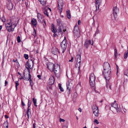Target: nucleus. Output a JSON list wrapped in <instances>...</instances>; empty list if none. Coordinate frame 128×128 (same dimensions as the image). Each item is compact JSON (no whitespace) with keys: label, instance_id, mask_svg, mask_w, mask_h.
Segmentation results:
<instances>
[{"label":"nucleus","instance_id":"obj_8","mask_svg":"<svg viewBox=\"0 0 128 128\" xmlns=\"http://www.w3.org/2000/svg\"><path fill=\"white\" fill-rule=\"evenodd\" d=\"M24 80H29L30 82V84L31 86H32L33 84V82L32 80L31 79V76L30 74H28V77L26 78L25 75V72H24Z\"/></svg>","mask_w":128,"mask_h":128},{"label":"nucleus","instance_id":"obj_41","mask_svg":"<svg viewBox=\"0 0 128 128\" xmlns=\"http://www.w3.org/2000/svg\"><path fill=\"white\" fill-rule=\"evenodd\" d=\"M2 21L3 22H4L5 21V19L4 16H3L1 18Z\"/></svg>","mask_w":128,"mask_h":128},{"label":"nucleus","instance_id":"obj_10","mask_svg":"<svg viewBox=\"0 0 128 128\" xmlns=\"http://www.w3.org/2000/svg\"><path fill=\"white\" fill-rule=\"evenodd\" d=\"M104 70H111L109 64L106 62H104L103 65Z\"/></svg>","mask_w":128,"mask_h":128},{"label":"nucleus","instance_id":"obj_40","mask_svg":"<svg viewBox=\"0 0 128 128\" xmlns=\"http://www.w3.org/2000/svg\"><path fill=\"white\" fill-rule=\"evenodd\" d=\"M62 29L61 28V26H60V27L59 28L58 30V31L59 32H61L62 34Z\"/></svg>","mask_w":128,"mask_h":128},{"label":"nucleus","instance_id":"obj_55","mask_svg":"<svg viewBox=\"0 0 128 128\" xmlns=\"http://www.w3.org/2000/svg\"><path fill=\"white\" fill-rule=\"evenodd\" d=\"M78 110L80 112H82V109L80 108H79L78 109Z\"/></svg>","mask_w":128,"mask_h":128},{"label":"nucleus","instance_id":"obj_16","mask_svg":"<svg viewBox=\"0 0 128 128\" xmlns=\"http://www.w3.org/2000/svg\"><path fill=\"white\" fill-rule=\"evenodd\" d=\"M7 8L9 10H11L13 8L12 3L10 1H9L7 3Z\"/></svg>","mask_w":128,"mask_h":128},{"label":"nucleus","instance_id":"obj_20","mask_svg":"<svg viewBox=\"0 0 128 128\" xmlns=\"http://www.w3.org/2000/svg\"><path fill=\"white\" fill-rule=\"evenodd\" d=\"M72 83L70 82H69L66 84L67 88L68 90L69 94H70L71 90V85L72 86Z\"/></svg>","mask_w":128,"mask_h":128},{"label":"nucleus","instance_id":"obj_3","mask_svg":"<svg viewBox=\"0 0 128 128\" xmlns=\"http://www.w3.org/2000/svg\"><path fill=\"white\" fill-rule=\"evenodd\" d=\"M111 70H103L102 73L104 78L106 80L108 81L110 78L112 74Z\"/></svg>","mask_w":128,"mask_h":128},{"label":"nucleus","instance_id":"obj_9","mask_svg":"<svg viewBox=\"0 0 128 128\" xmlns=\"http://www.w3.org/2000/svg\"><path fill=\"white\" fill-rule=\"evenodd\" d=\"M42 18V16L40 13H38V14L37 18L38 21L41 22L42 24L44 22L45 25H46V23L44 19H43L42 20H41Z\"/></svg>","mask_w":128,"mask_h":128},{"label":"nucleus","instance_id":"obj_44","mask_svg":"<svg viewBox=\"0 0 128 128\" xmlns=\"http://www.w3.org/2000/svg\"><path fill=\"white\" fill-rule=\"evenodd\" d=\"M34 32H33V35L34 37H35L36 36V33L34 29Z\"/></svg>","mask_w":128,"mask_h":128},{"label":"nucleus","instance_id":"obj_57","mask_svg":"<svg viewBox=\"0 0 128 128\" xmlns=\"http://www.w3.org/2000/svg\"><path fill=\"white\" fill-rule=\"evenodd\" d=\"M80 20H79L78 21V25H79L80 24Z\"/></svg>","mask_w":128,"mask_h":128},{"label":"nucleus","instance_id":"obj_38","mask_svg":"<svg viewBox=\"0 0 128 128\" xmlns=\"http://www.w3.org/2000/svg\"><path fill=\"white\" fill-rule=\"evenodd\" d=\"M52 32L54 33H55L56 32V29L54 28V27H53L52 28Z\"/></svg>","mask_w":128,"mask_h":128},{"label":"nucleus","instance_id":"obj_47","mask_svg":"<svg viewBox=\"0 0 128 128\" xmlns=\"http://www.w3.org/2000/svg\"><path fill=\"white\" fill-rule=\"evenodd\" d=\"M31 105V102H30V100L28 101V108H30V106Z\"/></svg>","mask_w":128,"mask_h":128},{"label":"nucleus","instance_id":"obj_32","mask_svg":"<svg viewBox=\"0 0 128 128\" xmlns=\"http://www.w3.org/2000/svg\"><path fill=\"white\" fill-rule=\"evenodd\" d=\"M80 64L78 63V62H76L75 64V67L76 68H79L80 66Z\"/></svg>","mask_w":128,"mask_h":128},{"label":"nucleus","instance_id":"obj_50","mask_svg":"<svg viewBox=\"0 0 128 128\" xmlns=\"http://www.w3.org/2000/svg\"><path fill=\"white\" fill-rule=\"evenodd\" d=\"M22 102V106H25V104L23 102L22 100L21 101Z\"/></svg>","mask_w":128,"mask_h":128},{"label":"nucleus","instance_id":"obj_43","mask_svg":"<svg viewBox=\"0 0 128 128\" xmlns=\"http://www.w3.org/2000/svg\"><path fill=\"white\" fill-rule=\"evenodd\" d=\"M32 100L34 104H35L36 103V99L35 98H33Z\"/></svg>","mask_w":128,"mask_h":128},{"label":"nucleus","instance_id":"obj_36","mask_svg":"<svg viewBox=\"0 0 128 128\" xmlns=\"http://www.w3.org/2000/svg\"><path fill=\"white\" fill-rule=\"evenodd\" d=\"M15 84H16V90H17V86L19 85L18 82V81H16L15 82Z\"/></svg>","mask_w":128,"mask_h":128},{"label":"nucleus","instance_id":"obj_62","mask_svg":"<svg viewBox=\"0 0 128 128\" xmlns=\"http://www.w3.org/2000/svg\"><path fill=\"white\" fill-rule=\"evenodd\" d=\"M36 54L38 53V50H37L36 51Z\"/></svg>","mask_w":128,"mask_h":128},{"label":"nucleus","instance_id":"obj_31","mask_svg":"<svg viewBox=\"0 0 128 128\" xmlns=\"http://www.w3.org/2000/svg\"><path fill=\"white\" fill-rule=\"evenodd\" d=\"M92 108L93 110H96L98 109V107L95 104L93 105L92 107Z\"/></svg>","mask_w":128,"mask_h":128},{"label":"nucleus","instance_id":"obj_59","mask_svg":"<svg viewBox=\"0 0 128 128\" xmlns=\"http://www.w3.org/2000/svg\"><path fill=\"white\" fill-rule=\"evenodd\" d=\"M22 77L21 78H19V79L20 80L22 79V78H23V76H21Z\"/></svg>","mask_w":128,"mask_h":128},{"label":"nucleus","instance_id":"obj_30","mask_svg":"<svg viewBox=\"0 0 128 128\" xmlns=\"http://www.w3.org/2000/svg\"><path fill=\"white\" fill-rule=\"evenodd\" d=\"M8 121L5 122L4 123V126L5 128H8Z\"/></svg>","mask_w":128,"mask_h":128},{"label":"nucleus","instance_id":"obj_11","mask_svg":"<svg viewBox=\"0 0 128 128\" xmlns=\"http://www.w3.org/2000/svg\"><path fill=\"white\" fill-rule=\"evenodd\" d=\"M55 64H54L52 63L49 62L47 64V66L48 68L50 71H53L54 70V68Z\"/></svg>","mask_w":128,"mask_h":128},{"label":"nucleus","instance_id":"obj_48","mask_svg":"<svg viewBox=\"0 0 128 128\" xmlns=\"http://www.w3.org/2000/svg\"><path fill=\"white\" fill-rule=\"evenodd\" d=\"M89 44H90L91 45H92L93 44V42L92 40H89Z\"/></svg>","mask_w":128,"mask_h":128},{"label":"nucleus","instance_id":"obj_63","mask_svg":"<svg viewBox=\"0 0 128 128\" xmlns=\"http://www.w3.org/2000/svg\"><path fill=\"white\" fill-rule=\"evenodd\" d=\"M18 74L20 75L21 76H21V74L20 73V72H18Z\"/></svg>","mask_w":128,"mask_h":128},{"label":"nucleus","instance_id":"obj_33","mask_svg":"<svg viewBox=\"0 0 128 128\" xmlns=\"http://www.w3.org/2000/svg\"><path fill=\"white\" fill-rule=\"evenodd\" d=\"M58 86L59 89L60 90V91L62 92H63L64 90V89L61 87V84H58Z\"/></svg>","mask_w":128,"mask_h":128},{"label":"nucleus","instance_id":"obj_37","mask_svg":"<svg viewBox=\"0 0 128 128\" xmlns=\"http://www.w3.org/2000/svg\"><path fill=\"white\" fill-rule=\"evenodd\" d=\"M98 26H99V25H98V26L97 28V30L96 31L95 33V36H96V34H98L99 33V30H98Z\"/></svg>","mask_w":128,"mask_h":128},{"label":"nucleus","instance_id":"obj_34","mask_svg":"<svg viewBox=\"0 0 128 128\" xmlns=\"http://www.w3.org/2000/svg\"><path fill=\"white\" fill-rule=\"evenodd\" d=\"M44 12L45 15H46L48 17L49 16L48 14L47 10H45Z\"/></svg>","mask_w":128,"mask_h":128},{"label":"nucleus","instance_id":"obj_52","mask_svg":"<svg viewBox=\"0 0 128 128\" xmlns=\"http://www.w3.org/2000/svg\"><path fill=\"white\" fill-rule=\"evenodd\" d=\"M38 77L39 79H41V76L40 75H38L37 76Z\"/></svg>","mask_w":128,"mask_h":128},{"label":"nucleus","instance_id":"obj_6","mask_svg":"<svg viewBox=\"0 0 128 128\" xmlns=\"http://www.w3.org/2000/svg\"><path fill=\"white\" fill-rule=\"evenodd\" d=\"M33 64V62L31 60H28L25 64L26 68H27L28 70V74H30V70L29 68L30 69L31 68Z\"/></svg>","mask_w":128,"mask_h":128},{"label":"nucleus","instance_id":"obj_60","mask_svg":"<svg viewBox=\"0 0 128 128\" xmlns=\"http://www.w3.org/2000/svg\"><path fill=\"white\" fill-rule=\"evenodd\" d=\"M66 31V29H64L63 30V32H65Z\"/></svg>","mask_w":128,"mask_h":128},{"label":"nucleus","instance_id":"obj_5","mask_svg":"<svg viewBox=\"0 0 128 128\" xmlns=\"http://www.w3.org/2000/svg\"><path fill=\"white\" fill-rule=\"evenodd\" d=\"M111 107L110 108L112 110H113L114 108V110L116 111L117 112H119L121 111V109L120 107H118V104L115 102L111 104Z\"/></svg>","mask_w":128,"mask_h":128},{"label":"nucleus","instance_id":"obj_46","mask_svg":"<svg viewBox=\"0 0 128 128\" xmlns=\"http://www.w3.org/2000/svg\"><path fill=\"white\" fill-rule=\"evenodd\" d=\"M77 96V94L76 92H74V98H76Z\"/></svg>","mask_w":128,"mask_h":128},{"label":"nucleus","instance_id":"obj_26","mask_svg":"<svg viewBox=\"0 0 128 128\" xmlns=\"http://www.w3.org/2000/svg\"><path fill=\"white\" fill-rule=\"evenodd\" d=\"M67 17L68 19L71 18V16L70 13V11L69 10H67L66 11Z\"/></svg>","mask_w":128,"mask_h":128},{"label":"nucleus","instance_id":"obj_51","mask_svg":"<svg viewBox=\"0 0 128 128\" xmlns=\"http://www.w3.org/2000/svg\"><path fill=\"white\" fill-rule=\"evenodd\" d=\"M125 73H126V75L128 76V70H126V71Z\"/></svg>","mask_w":128,"mask_h":128},{"label":"nucleus","instance_id":"obj_21","mask_svg":"<svg viewBox=\"0 0 128 128\" xmlns=\"http://www.w3.org/2000/svg\"><path fill=\"white\" fill-rule=\"evenodd\" d=\"M26 114L27 116L28 119L29 118V116L31 115V109L30 108H28L26 112Z\"/></svg>","mask_w":128,"mask_h":128},{"label":"nucleus","instance_id":"obj_15","mask_svg":"<svg viewBox=\"0 0 128 128\" xmlns=\"http://www.w3.org/2000/svg\"><path fill=\"white\" fill-rule=\"evenodd\" d=\"M102 0H96V10H98L99 9V5L101 3Z\"/></svg>","mask_w":128,"mask_h":128},{"label":"nucleus","instance_id":"obj_17","mask_svg":"<svg viewBox=\"0 0 128 128\" xmlns=\"http://www.w3.org/2000/svg\"><path fill=\"white\" fill-rule=\"evenodd\" d=\"M52 53L55 55L57 54L58 53H60V52L58 49L56 48H53L52 49Z\"/></svg>","mask_w":128,"mask_h":128},{"label":"nucleus","instance_id":"obj_54","mask_svg":"<svg viewBox=\"0 0 128 128\" xmlns=\"http://www.w3.org/2000/svg\"><path fill=\"white\" fill-rule=\"evenodd\" d=\"M106 83H107V84H106V87H107L108 88L109 87V86H108V85H110V84H107V82H106Z\"/></svg>","mask_w":128,"mask_h":128},{"label":"nucleus","instance_id":"obj_24","mask_svg":"<svg viewBox=\"0 0 128 128\" xmlns=\"http://www.w3.org/2000/svg\"><path fill=\"white\" fill-rule=\"evenodd\" d=\"M89 45V40H86L84 44V46L87 48Z\"/></svg>","mask_w":128,"mask_h":128},{"label":"nucleus","instance_id":"obj_25","mask_svg":"<svg viewBox=\"0 0 128 128\" xmlns=\"http://www.w3.org/2000/svg\"><path fill=\"white\" fill-rule=\"evenodd\" d=\"M93 112L95 116H98L99 114L98 108L97 110H93Z\"/></svg>","mask_w":128,"mask_h":128},{"label":"nucleus","instance_id":"obj_23","mask_svg":"<svg viewBox=\"0 0 128 128\" xmlns=\"http://www.w3.org/2000/svg\"><path fill=\"white\" fill-rule=\"evenodd\" d=\"M55 65L54 68V70H53L54 72V70H60V66L59 65L57 64H56Z\"/></svg>","mask_w":128,"mask_h":128},{"label":"nucleus","instance_id":"obj_42","mask_svg":"<svg viewBox=\"0 0 128 128\" xmlns=\"http://www.w3.org/2000/svg\"><path fill=\"white\" fill-rule=\"evenodd\" d=\"M24 57L26 59H28V54H24Z\"/></svg>","mask_w":128,"mask_h":128},{"label":"nucleus","instance_id":"obj_28","mask_svg":"<svg viewBox=\"0 0 128 128\" xmlns=\"http://www.w3.org/2000/svg\"><path fill=\"white\" fill-rule=\"evenodd\" d=\"M57 22L58 25L60 26L62 25V22L61 20L60 19H58L56 20Z\"/></svg>","mask_w":128,"mask_h":128},{"label":"nucleus","instance_id":"obj_58","mask_svg":"<svg viewBox=\"0 0 128 128\" xmlns=\"http://www.w3.org/2000/svg\"><path fill=\"white\" fill-rule=\"evenodd\" d=\"M5 117L6 118H8V116L7 115H6L5 116Z\"/></svg>","mask_w":128,"mask_h":128},{"label":"nucleus","instance_id":"obj_13","mask_svg":"<svg viewBox=\"0 0 128 128\" xmlns=\"http://www.w3.org/2000/svg\"><path fill=\"white\" fill-rule=\"evenodd\" d=\"M113 10L114 15L115 18L116 17L117 13L118 12V9L116 6H115L113 8Z\"/></svg>","mask_w":128,"mask_h":128},{"label":"nucleus","instance_id":"obj_56","mask_svg":"<svg viewBox=\"0 0 128 128\" xmlns=\"http://www.w3.org/2000/svg\"><path fill=\"white\" fill-rule=\"evenodd\" d=\"M62 128H68L66 126H63Z\"/></svg>","mask_w":128,"mask_h":128},{"label":"nucleus","instance_id":"obj_64","mask_svg":"<svg viewBox=\"0 0 128 128\" xmlns=\"http://www.w3.org/2000/svg\"><path fill=\"white\" fill-rule=\"evenodd\" d=\"M33 126L34 128H35L36 126H35V125H34V124H33Z\"/></svg>","mask_w":128,"mask_h":128},{"label":"nucleus","instance_id":"obj_45","mask_svg":"<svg viewBox=\"0 0 128 128\" xmlns=\"http://www.w3.org/2000/svg\"><path fill=\"white\" fill-rule=\"evenodd\" d=\"M94 122L96 123L97 124H99V122L97 120L95 119L94 121Z\"/></svg>","mask_w":128,"mask_h":128},{"label":"nucleus","instance_id":"obj_14","mask_svg":"<svg viewBox=\"0 0 128 128\" xmlns=\"http://www.w3.org/2000/svg\"><path fill=\"white\" fill-rule=\"evenodd\" d=\"M54 78L53 76H51L49 80L48 84L50 85H52L54 83Z\"/></svg>","mask_w":128,"mask_h":128},{"label":"nucleus","instance_id":"obj_7","mask_svg":"<svg viewBox=\"0 0 128 128\" xmlns=\"http://www.w3.org/2000/svg\"><path fill=\"white\" fill-rule=\"evenodd\" d=\"M60 45L62 49V53H64L67 47L66 40H64L61 42Z\"/></svg>","mask_w":128,"mask_h":128},{"label":"nucleus","instance_id":"obj_39","mask_svg":"<svg viewBox=\"0 0 128 128\" xmlns=\"http://www.w3.org/2000/svg\"><path fill=\"white\" fill-rule=\"evenodd\" d=\"M17 40L18 43L20 42V36H18L17 38Z\"/></svg>","mask_w":128,"mask_h":128},{"label":"nucleus","instance_id":"obj_61","mask_svg":"<svg viewBox=\"0 0 128 128\" xmlns=\"http://www.w3.org/2000/svg\"><path fill=\"white\" fill-rule=\"evenodd\" d=\"M108 86L109 88H110V89L111 90V86L110 85H109Z\"/></svg>","mask_w":128,"mask_h":128},{"label":"nucleus","instance_id":"obj_35","mask_svg":"<svg viewBox=\"0 0 128 128\" xmlns=\"http://www.w3.org/2000/svg\"><path fill=\"white\" fill-rule=\"evenodd\" d=\"M114 55L115 56V58H117V50L116 49H115L114 50Z\"/></svg>","mask_w":128,"mask_h":128},{"label":"nucleus","instance_id":"obj_2","mask_svg":"<svg viewBox=\"0 0 128 128\" xmlns=\"http://www.w3.org/2000/svg\"><path fill=\"white\" fill-rule=\"evenodd\" d=\"M90 82L91 88L95 90V76L93 73L91 74L90 76Z\"/></svg>","mask_w":128,"mask_h":128},{"label":"nucleus","instance_id":"obj_29","mask_svg":"<svg viewBox=\"0 0 128 128\" xmlns=\"http://www.w3.org/2000/svg\"><path fill=\"white\" fill-rule=\"evenodd\" d=\"M128 55V46L127 47V52H126L124 54V58L126 59L127 58Z\"/></svg>","mask_w":128,"mask_h":128},{"label":"nucleus","instance_id":"obj_22","mask_svg":"<svg viewBox=\"0 0 128 128\" xmlns=\"http://www.w3.org/2000/svg\"><path fill=\"white\" fill-rule=\"evenodd\" d=\"M32 24L34 26H36L37 25V22L36 20L34 18L32 19L31 21Z\"/></svg>","mask_w":128,"mask_h":128},{"label":"nucleus","instance_id":"obj_1","mask_svg":"<svg viewBox=\"0 0 128 128\" xmlns=\"http://www.w3.org/2000/svg\"><path fill=\"white\" fill-rule=\"evenodd\" d=\"M5 26L6 29L9 32L14 31L16 26L15 24L12 22L11 20H10L7 23H6Z\"/></svg>","mask_w":128,"mask_h":128},{"label":"nucleus","instance_id":"obj_4","mask_svg":"<svg viewBox=\"0 0 128 128\" xmlns=\"http://www.w3.org/2000/svg\"><path fill=\"white\" fill-rule=\"evenodd\" d=\"M80 32L78 27L77 25L74 26V30L73 34L75 38H78L80 36Z\"/></svg>","mask_w":128,"mask_h":128},{"label":"nucleus","instance_id":"obj_18","mask_svg":"<svg viewBox=\"0 0 128 128\" xmlns=\"http://www.w3.org/2000/svg\"><path fill=\"white\" fill-rule=\"evenodd\" d=\"M75 60L76 62L80 63L81 61V56L80 55H77L76 57Z\"/></svg>","mask_w":128,"mask_h":128},{"label":"nucleus","instance_id":"obj_19","mask_svg":"<svg viewBox=\"0 0 128 128\" xmlns=\"http://www.w3.org/2000/svg\"><path fill=\"white\" fill-rule=\"evenodd\" d=\"M54 73L55 76L57 78H58L61 74V71L60 69L57 70H54Z\"/></svg>","mask_w":128,"mask_h":128},{"label":"nucleus","instance_id":"obj_53","mask_svg":"<svg viewBox=\"0 0 128 128\" xmlns=\"http://www.w3.org/2000/svg\"><path fill=\"white\" fill-rule=\"evenodd\" d=\"M8 84V82L6 80L5 81V86H6V84Z\"/></svg>","mask_w":128,"mask_h":128},{"label":"nucleus","instance_id":"obj_27","mask_svg":"<svg viewBox=\"0 0 128 128\" xmlns=\"http://www.w3.org/2000/svg\"><path fill=\"white\" fill-rule=\"evenodd\" d=\"M40 4L42 5H45L46 3V0H38Z\"/></svg>","mask_w":128,"mask_h":128},{"label":"nucleus","instance_id":"obj_12","mask_svg":"<svg viewBox=\"0 0 128 128\" xmlns=\"http://www.w3.org/2000/svg\"><path fill=\"white\" fill-rule=\"evenodd\" d=\"M63 5V2L62 1V0L58 1V8L61 12L62 11Z\"/></svg>","mask_w":128,"mask_h":128},{"label":"nucleus","instance_id":"obj_49","mask_svg":"<svg viewBox=\"0 0 128 128\" xmlns=\"http://www.w3.org/2000/svg\"><path fill=\"white\" fill-rule=\"evenodd\" d=\"M65 120L63 119L60 118V122H64L65 121Z\"/></svg>","mask_w":128,"mask_h":128}]
</instances>
